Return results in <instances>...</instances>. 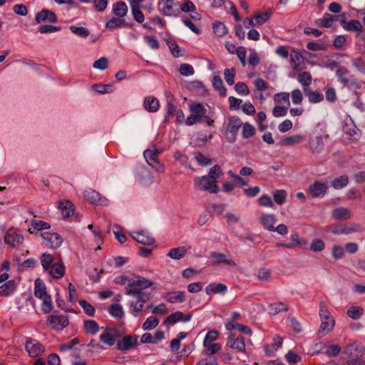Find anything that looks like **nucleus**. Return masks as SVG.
Segmentation results:
<instances>
[{
	"label": "nucleus",
	"mask_w": 365,
	"mask_h": 365,
	"mask_svg": "<svg viewBox=\"0 0 365 365\" xmlns=\"http://www.w3.org/2000/svg\"><path fill=\"white\" fill-rule=\"evenodd\" d=\"M114 282L120 285H127L125 294L135 299L128 302L130 313L134 317H138L143 309L144 304L150 299V294H147L143 290L152 287L153 282L139 275L132 277L120 275L115 278Z\"/></svg>",
	"instance_id": "1"
},
{
	"label": "nucleus",
	"mask_w": 365,
	"mask_h": 365,
	"mask_svg": "<svg viewBox=\"0 0 365 365\" xmlns=\"http://www.w3.org/2000/svg\"><path fill=\"white\" fill-rule=\"evenodd\" d=\"M319 317L321 324L317 334L319 336H323L330 332L335 326V320L331 315L329 308L324 301L319 302Z\"/></svg>",
	"instance_id": "2"
},
{
	"label": "nucleus",
	"mask_w": 365,
	"mask_h": 365,
	"mask_svg": "<svg viewBox=\"0 0 365 365\" xmlns=\"http://www.w3.org/2000/svg\"><path fill=\"white\" fill-rule=\"evenodd\" d=\"M329 136L323 130H317L313 131L309 138V148L314 154L322 153L324 148V143L329 139Z\"/></svg>",
	"instance_id": "3"
},
{
	"label": "nucleus",
	"mask_w": 365,
	"mask_h": 365,
	"mask_svg": "<svg viewBox=\"0 0 365 365\" xmlns=\"http://www.w3.org/2000/svg\"><path fill=\"white\" fill-rule=\"evenodd\" d=\"M194 187L197 190L207 191L213 194L217 193L220 190L217 181H214L206 175L196 177L194 180Z\"/></svg>",
	"instance_id": "4"
},
{
	"label": "nucleus",
	"mask_w": 365,
	"mask_h": 365,
	"mask_svg": "<svg viewBox=\"0 0 365 365\" xmlns=\"http://www.w3.org/2000/svg\"><path fill=\"white\" fill-rule=\"evenodd\" d=\"M291 65L295 71H301L304 68V60L306 58H316L317 56L314 53L304 51L300 53L295 50H292L289 54Z\"/></svg>",
	"instance_id": "5"
},
{
	"label": "nucleus",
	"mask_w": 365,
	"mask_h": 365,
	"mask_svg": "<svg viewBox=\"0 0 365 365\" xmlns=\"http://www.w3.org/2000/svg\"><path fill=\"white\" fill-rule=\"evenodd\" d=\"M242 123L240 118L231 116L228 118V125L226 130V139L230 143H233L237 138L238 130Z\"/></svg>",
	"instance_id": "6"
},
{
	"label": "nucleus",
	"mask_w": 365,
	"mask_h": 365,
	"mask_svg": "<svg viewBox=\"0 0 365 365\" xmlns=\"http://www.w3.org/2000/svg\"><path fill=\"white\" fill-rule=\"evenodd\" d=\"M25 349L29 356L33 358L38 357L45 351L44 346L39 341L31 337L26 339Z\"/></svg>",
	"instance_id": "7"
},
{
	"label": "nucleus",
	"mask_w": 365,
	"mask_h": 365,
	"mask_svg": "<svg viewBox=\"0 0 365 365\" xmlns=\"http://www.w3.org/2000/svg\"><path fill=\"white\" fill-rule=\"evenodd\" d=\"M83 198L86 201L93 205L103 206H108L109 205L108 199L102 197L98 192L92 189H88L84 191Z\"/></svg>",
	"instance_id": "8"
},
{
	"label": "nucleus",
	"mask_w": 365,
	"mask_h": 365,
	"mask_svg": "<svg viewBox=\"0 0 365 365\" xmlns=\"http://www.w3.org/2000/svg\"><path fill=\"white\" fill-rule=\"evenodd\" d=\"M121 336L120 331L112 327H106L100 336V341L109 346H112L115 343V339Z\"/></svg>",
	"instance_id": "9"
},
{
	"label": "nucleus",
	"mask_w": 365,
	"mask_h": 365,
	"mask_svg": "<svg viewBox=\"0 0 365 365\" xmlns=\"http://www.w3.org/2000/svg\"><path fill=\"white\" fill-rule=\"evenodd\" d=\"M336 76L344 86H358L357 80L350 75L349 70L345 67L339 68L336 71Z\"/></svg>",
	"instance_id": "10"
},
{
	"label": "nucleus",
	"mask_w": 365,
	"mask_h": 365,
	"mask_svg": "<svg viewBox=\"0 0 365 365\" xmlns=\"http://www.w3.org/2000/svg\"><path fill=\"white\" fill-rule=\"evenodd\" d=\"M43 243L48 247L56 249L59 247L62 242V237L56 232H45L41 234Z\"/></svg>",
	"instance_id": "11"
},
{
	"label": "nucleus",
	"mask_w": 365,
	"mask_h": 365,
	"mask_svg": "<svg viewBox=\"0 0 365 365\" xmlns=\"http://www.w3.org/2000/svg\"><path fill=\"white\" fill-rule=\"evenodd\" d=\"M160 4V9L163 15L175 17H177L180 15L178 4V2H175V0L161 1Z\"/></svg>",
	"instance_id": "12"
},
{
	"label": "nucleus",
	"mask_w": 365,
	"mask_h": 365,
	"mask_svg": "<svg viewBox=\"0 0 365 365\" xmlns=\"http://www.w3.org/2000/svg\"><path fill=\"white\" fill-rule=\"evenodd\" d=\"M47 323L56 331H61L68 325V319L66 315L52 314L47 319Z\"/></svg>",
	"instance_id": "13"
},
{
	"label": "nucleus",
	"mask_w": 365,
	"mask_h": 365,
	"mask_svg": "<svg viewBox=\"0 0 365 365\" xmlns=\"http://www.w3.org/2000/svg\"><path fill=\"white\" fill-rule=\"evenodd\" d=\"M130 235L135 241L142 245H151L155 242L153 237L146 230L132 231Z\"/></svg>",
	"instance_id": "14"
},
{
	"label": "nucleus",
	"mask_w": 365,
	"mask_h": 365,
	"mask_svg": "<svg viewBox=\"0 0 365 365\" xmlns=\"http://www.w3.org/2000/svg\"><path fill=\"white\" fill-rule=\"evenodd\" d=\"M143 155L147 163L157 172H164V165L158 160V156L150 149H146L143 152Z\"/></svg>",
	"instance_id": "15"
},
{
	"label": "nucleus",
	"mask_w": 365,
	"mask_h": 365,
	"mask_svg": "<svg viewBox=\"0 0 365 365\" xmlns=\"http://www.w3.org/2000/svg\"><path fill=\"white\" fill-rule=\"evenodd\" d=\"M24 242V237L19 234L14 229H9L5 234V244L12 247H17Z\"/></svg>",
	"instance_id": "16"
},
{
	"label": "nucleus",
	"mask_w": 365,
	"mask_h": 365,
	"mask_svg": "<svg viewBox=\"0 0 365 365\" xmlns=\"http://www.w3.org/2000/svg\"><path fill=\"white\" fill-rule=\"evenodd\" d=\"M361 226L358 224H352L350 225H341L339 227H331L330 231L334 235H349L351 233L360 232Z\"/></svg>",
	"instance_id": "17"
},
{
	"label": "nucleus",
	"mask_w": 365,
	"mask_h": 365,
	"mask_svg": "<svg viewBox=\"0 0 365 365\" xmlns=\"http://www.w3.org/2000/svg\"><path fill=\"white\" fill-rule=\"evenodd\" d=\"M341 25L343 29L347 31H356V36H359L363 32V26L361 22L358 20H350L346 21L344 18L340 19Z\"/></svg>",
	"instance_id": "18"
},
{
	"label": "nucleus",
	"mask_w": 365,
	"mask_h": 365,
	"mask_svg": "<svg viewBox=\"0 0 365 365\" xmlns=\"http://www.w3.org/2000/svg\"><path fill=\"white\" fill-rule=\"evenodd\" d=\"M138 182L143 186H150L153 182V177L151 172L145 167H139L137 171Z\"/></svg>",
	"instance_id": "19"
},
{
	"label": "nucleus",
	"mask_w": 365,
	"mask_h": 365,
	"mask_svg": "<svg viewBox=\"0 0 365 365\" xmlns=\"http://www.w3.org/2000/svg\"><path fill=\"white\" fill-rule=\"evenodd\" d=\"M35 21L37 24H41L42 22L54 24L57 22V16L52 11L48 9H42L36 14Z\"/></svg>",
	"instance_id": "20"
},
{
	"label": "nucleus",
	"mask_w": 365,
	"mask_h": 365,
	"mask_svg": "<svg viewBox=\"0 0 365 365\" xmlns=\"http://www.w3.org/2000/svg\"><path fill=\"white\" fill-rule=\"evenodd\" d=\"M138 337L136 336L126 335L117 344V349L120 351H127L137 345Z\"/></svg>",
	"instance_id": "21"
},
{
	"label": "nucleus",
	"mask_w": 365,
	"mask_h": 365,
	"mask_svg": "<svg viewBox=\"0 0 365 365\" xmlns=\"http://www.w3.org/2000/svg\"><path fill=\"white\" fill-rule=\"evenodd\" d=\"M227 343L230 348L236 349L239 352H245V339L242 336L235 338L234 334L230 333L228 335Z\"/></svg>",
	"instance_id": "22"
},
{
	"label": "nucleus",
	"mask_w": 365,
	"mask_h": 365,
	"mask_svg": "<svg viewBox=\"0 0 365 365\" xmlns=\"http://www.w3.org/2000/svg\"><path fill=\"white\" fill-rule=\"evenodd\" d=\"M127 23L124 19L118 16L108 17L106 19L105 27L106 29L113 31L114 29L124 28L127 26Z\"/></svg>",
	"instance_id": "23"
},
{
	"label": "nucleus",
	"mask_w": 365,
	"mask_h": 365,
	"mask_svg": "<svg viewBox=\"0 0 365 365\" xmlns=\"http://www.w3.org/2000/svg\"><path fill=\"white\" fill-rule=\"evenodd\" d=\"M328 189L327 184L321 182H315L309 186V190L313 197H322Z\"/></svg>",
	"instance_id": "24"
},
{
	"label": "nucleus",
	"mask_w": 365,
	"mask_h": 365,
	"mask_svg": "<svg viewBox=\"0 0 365 365\" xmlns=\"http://www.w3.org/2000/svg\"><path fill=\"white\" fill-rule=\"evenodd\" d=\"M339 15H331L329 13H325L322 18L315 21V24L320 27L330 28L334 22L339 19Z\"/></svg>",
	"instance_id": "25"
},
{
	"label": "nucleus",
	"mask_w": 365,
	"mask_h": 365,
	"mask_svg": "<svg viewBox=\"0 0 365 365\" xmlns=\"http://www.w3.org/2000/svg\"><path fill=\"white\" fill-rule=\"evenodd\" d=\"M259 222L264 230L272 232L277 222L276 216L274 214H263L259 218Z\"/></svg>",
	"instance_id": "26"
},
{
	"label": "nucleus",
	"mask_w": 365,
	"mask_h": 365,
	"mask_svg": "<svg viewBox=\"0 0 365 365\" xmlns=\"http://www.w3.org/2000/svg\"><path fill=\"white\" fill-rule=\"evenodd\" d=\"M291 243H278V247H282L285 248H292L294 246H298L300 248H305L307 245V242L304 239H300L297 233L292 234L291 235Z\"/></svg>",
	"instance_id": "27"
},
{
	"label": "nucleus",
	"mask_w": 365,
	"mask_h": 365,
	"mask_svg": "<svg viewBox=\"0 0 365 365\" xmlns=\"http://www.w3.org/2000/svg\"><path fill=\"white\" fill-rule=\"evenodd\" d=\"M164 298L171 304L182 303L185 301V293L183 291L169 292Z\"/></svg>",
	"instance_id": "28"
},
{
	"label": "nucleus",
	"mask_w": 365,
	"mask_h": 365,
	"mask_svg": "<svg viewBox=\"0 0 365 365\" xmlns=\"http://www.w3.org/2000/svg\"><path fill=\"white\" fill-rule=\"evenodd\" d=\"M331 216L336 220H347L351 217V214L348 208L339 207L332 210Z\"/></svg>",
	"instance_id": "29"
},
{
	"label": "nucleus",
	"mask_w": 365,
	"mask_h": 365,
	"mask_svg": "<svg viewBox=\"0 0 365 365\" xmlns=\"http://www.w3.org/2000/svg\"><path fill=\"white\" fill-rule=\"evenodd\" d=\"M210 257L213 258L215 259L212 262L213 264L225 263V264L230 265V266H233V267L236 266V263L235 262V261L231 259H227L226 255L224 253H220V252H211Z\"/></svg>",
	"instance_id": "30"
},
{
	"label": "nucleus",
	"mask_w": 365,
	"mask_h": 365,
	"mask_svg": "<svg viewBox=\"0 0 365 365\" xmlns=\"http://www.w3.org/2000/svg\"><path fill=\"white\" fill-rule=\"evenodd\" d=\"M34 295L36 297L43 299L46 298V297L49 296L46 293V287L41 279H36L34 282Z\"/></svg>",
	"instance_id": "31"
},
{
	"label": "nucleus",
	"mask_w": 365,
	"mask_h": 365,
	"mask_svg": "<svg viewBox=\"0 0 365 365\" xmlns=\"http://www.w3.org/2000/svg\"><path fill=\"white\" fill-rule=\"evenodd\" d=\"M128 6L123 1H117L113 4L112 13L118 17L123 19L128 14Z\"/></svg>",
	"instance_id": "32"
},
{
	"label": "nucleus",
	"mask_w": 365,
	"mask_h": 365,
	"mask_svg": "<svg viewBox=\"0 0 365 365\" xmlns=\"http://www.w3.org/2000/svg\"><path fill=\"white\" fill-rule=\"evenodd\" d=\"M58 208L63 217H69L74 214L72 202L69 200H63L59 202Z\"/></svg>",
	"instance_id": "33"
},
{
	"label": "nucleus",
	"mask_w": 365,
	"mask_h": 365,
	"mask_svg": "<svg viewBox=\"0 0 365 365\" xmlns=\"http://www.w3.org/2000/svg\"><path fill=\"white\" fill-rule=\"evenodd\" d=\"M16 286L14 280H9L0 285V297H8L16 290Z\"/></svg>",
	"instance_id": "34"
},
{
	"label": "nucleus",
	"mask_w": 365,
	"mask_h": 365,
	"mask_svg": "<svg viewBox=\"0 0 365 365\" xmlns=\"http://www.w3.org/2000/svg\"><path fill=\"white\" fill-rule=\"evenodd\" d=\"M144 108L146 110L153 113L159 109V101L153 96H147L143 102Z\"/></svg>",
	"instance_id": "35"
},
{
	"label": "nucleus",
	"mask_w": 365,
	"mask_h": 365,
	"mask_svg": "<svg viewBox=\"0 0 365 365\" xmlns=\"http://www.w3.org/2000/svg\"><path fill=\"white\" fill-rule=\"evenodd\" d=\"M187 253V249L184 246L172 248L167 253V256L173 259H180L183 258Z\"/></svg>",
	"instance_id": "36"
},
{
	"label": "nucleus",
	"mask_w": 365,
	"mask_h": 365,
	"mask_svg": "<svg viewBox=\"0 0 365 365\" xmlns=\"http://www.w3.org/2000/svg\"><path fill=\"white\" fill-rule=\"evenodd\" d=\"M227 286L225 284L211 283L206 287L205 292L208 295L212 293L224 294L227 291Z\"/></svg>",
	"instance_id": "37"
},
{
	"label": "nucleus",
	"mask_w": 365,
	"mask_h": 365,
	"mask_svg": "<svg viewBox=\"0 0 365 365\" xmlns=\"http://www.w3.org/2000/svg\"><path fill=\"white\" fill-rule=\"evenodd\" d=\"M305 139L304 135L302 134H294L283 138L281 141L282 145L285 146H291L300 143Z\"/></svg>",
	"instance_id": "38"
},
{
	"label": "nucleus",
	"mask_w": 365,
	"mask_h": 365,
	"mask_svg": "<svg viewBox=\"0 0 365 365\" xmlns=\"http://www.w3.org/2000/svg\"><path fill=\"white\" fill-rule=\"evenodd\" d=\"M50 269V274L56 279H60L65 274V267L61 262L53 263Z\"/></svg>",
	"instance_id": "39"
},
{
	"label": "nucleus",
	"mask_w": 365,
	"mask_h": 365,
	"mask_svg": "<svg viewBox=\"0 0 365 365\" xmlns=\"http://www.w3.org/2000/svg\"><path fill=\"white\" fill-rule=\"evenodd\" d=\"M190 111L197 117L200 118V120H202L203 117L206 114L207 110L202 103H194L190 105Z\"/></svg>",
	"instance_id": "40"
},
{
	"label": "nucleus",
	"mask_w": 365,
	"mask_h": 365,
	"mask_svg": "<svg viewBox=\"0 0 365 365\" xmlns=\"http://www.w3.org/2000/svg\"><path fill=\"white\" fill-rule=\"evenodd\" d=\"M173 158L177 162H178L181 165L184 166L185 168L192 170L189 160V158L185 154L181 153L179 150H176L173 153Z\"/></svg>",
	"instance_id": "41"
},
{
	"label": "nucleus",
	"mask_w": 365,
	"mask_h": 365,
	"mask_svg": "<svg viewBox=\"0 0 365 365\" xmlns=\"http://www.w3.org/2000/svg\"><path fill=\"white\" fill-rule=\"evenodd\" d=\"M91 89L101 95L110 93L114 91V87L111 84L96 83L91 86Z\"/></svg>",
	"instance_id": "42"
},
{
	"label": "nucleus",
	"mask_w": 365,
	"mask_h": 365,
	"mask_svg": "<svg viewBox=\"0 0 365 365\" xmlns=\"http://www.w3.org/2000/svg\"><path fill=\"white\" fill-rule=\"evenodd\" d=\"M212 84L215 91H217L220 96H225L227 93V89L224 86L222 80L218 76H215L213 77L212 81Z\"/></svg>",
	"instance_id": "43"
},
{
	"label": "nucleus",
	"mask_w": 365,
	"mask_h": 365,
	"mask_svg": "<svg viewBox=\"0 0 365 365\" xmlns=\"http://www.w3.org/2000/svg\"><path fill=\"white\" fill-rule=\"evenodd\" d=\"M212 30L215 35L217 37H223L228 32L227 26L221 21L214 23L212 24Z\"/></svg>",
	"instance_id": "44"
},
{
	"label": "nucleus",
	"mask_w": 365,
	"mask_h": 365,
	"mask_svg": "<svg viewBox=\"0 0 365 365\" xmlns=\"http://www.w3.org/2000/svg\"><path fill=\"white\" fill-rule=\"evenodd\" d=\"M83 326L86 332L91 335L96 334L99 330V326L94 320H85Z\"/></svg>",
	"instance_id": "45"
},
{
	"label": "nucleus",
	"mask_w": 365,
	"mask_h": 365,
	"mask_svg": "<svg viewBox=\"0 0 365 365\" xmlns=\"http://www.w3.org/2000/svg\"><path fill=\"white\" fill-rule=\"evenodd\" d=\"M287 309L288 307L282 302L273 303L268 307L269 314L272 315H276L281 312H286Z\"/></svg>",
	"instance_id": "46"
},
{
	"label": "nucleus",
	"mask_w": 365,
	"mask_h": 365,
	"mask_svg": "<svg viewBox=\"0 0 365 365\" xmlns=\"http://www.w3.org/2000/svg\"><path fill=\"white\" fill-rule=\"evenodd\" d=\"M109 313L116 319H121L124 317L125 312L123 307L119 304H112L108 309Z\"/></svg>",
	"instance_id": "47"
},
{
	"label": "nucleus",
	"mask_w": 365,
	"mask_h": 365,
	"mask_svg": "<svg viewBox=\"0 0 365 365\" xmlns=\"http://www.w3.org/2000/svg\"><path fill=\"white\" fill-rule=\"evenodd\" d=\"M349 182V178L347 175H341L335 178L331 182V186L336 190L342 189L346 187Z\"/></svg>",
	"instance_id": "48"
},
{
	"label": "nucleus",
	"mask_w": 365,
	"mask_h": 365,
	"mask_svg": "<svg viewBox=\"0 0 365 365\" xmlns=\"http://www.w3.org/2000/svg\"><path fill=\"white\" fill-rule=\"evenodd\" d=\"M180 13H187L190 11H195L196 10L195 5L190 0H183L182 3L178 2Z\"/></svg>",
	"instance_id": "49"
},
{
	"label": "nucleus",
	"mask_w": 365,
	"mask_h": 365,
	"mask_svg": "<svg viewBox=\"0 0 365 365\" xmlns=\"http://www.w3.org/2000/svg\"><path fill=\"white\" fill-rule=\"evenodd\" d=\"M274 100L275 103L284 104L286 107L290 106L289 93L286 92L279 93L275 94Z\"/></svg>",
	"instance_id": "50"
},
{
	"label": "nucleus",
	"mask_w": 365,
	"mask_h": 365,
	"mask_svg": "<svg viewBox=\"0 0 365 365\" xmlns=\"http://www.w3.org/2000/svg\"><path fill=\"white\" fill-rule=\"evenodd\" d=\"M272 15V11L270 9L267 10L265 12L262 14H257L254 16V19L255 20L256 25L261 26L264 24Z\"/></svg>",
	"instance_id": "51"
},
{
	"label": "nucleus",
	"mask_w": 365,
	"mask_h": 365,
	"mask_svg": "<svg viewBox=\"0 0 365 365\" xmlns=\"http://www.w3.org/2000/svg\"><path fill=\"white\" fill-rule=\"evenodd\" d=\"M159 324V320L154 316H150L146 319L143 324V330H152Z\"/></svg>",
	"instance_id": "52"
},
{
	"label": "nucleus",
	"mask_w": 365,
	"mask_h": 365,
	"mask_svg": "<svg viewBox=\"0 0 365 365\" xmlns=\"http://www.w3.org/2000/svg\"><path fill=\"white\" fill-rule=\"evenodd\" d=\"M193 158L197 164L201 166H206L211 164V160L207 156L202 155L200 152L194 153Z\"/></svg>",
	"instance_id": "53"
},
{
	"label": "nucleus",
	"mask_w": 365,
	"mask_h": 365,
	"mask_svg": "<svg viewBox=\"0 0 365 365\" xmlns=\"http://www.w3.org/2000/svg\"><path fill=\"white\" fill-rule=\"evenodd\" d=\"M31 225L36 231L46 230L51 227V225L48 222L38 220H31Z\"/></svg>",
	"instance_id": "54"
},
{
	"label": "nucleus",
	"mask_w": 365,
	"mask_h": 365,
	"mask_svg": "<svg viewBox=\"0 0 365 365\" xmlns=\"http://www.w3.org/2000/svg\"><path fill=\"white\" fill-rule=\"evenodd\" d=\"M78 304L83 309L84 313L86 314L88 316L92 317L95 314L96 309L94 307L87 301L79 300Z\"/></svg>",
	"instance_id": "55"
},
{
	"label": "nucleus",
	"mask_w": 365,
	"mask_h": 365,
	"mask_svg": "<svg viewBox=\"0 0 365 365\" xmlns=\"http://www.w3.org/2000/svg\"><path fill=\"white\" fill-rule=\"evenodd\" d=\"M69 29L73 34L81 38H87L90 34L89 31L85 27L71 26Z\"/></svg>",
	"instance_id": "56"
},
{
	"label": "nucleus",
	"mask_w": 365,
	"mask_h": 365,
	"mask_svg": "<svg viewBox=\"0 0 365 365\" xmlns=\"http://www.w3.org/2000/svg\"><path fill=\"white\" fill-rule=\"evenodd\" d=\"M363 311L360 307L352 306L347 310V315L353 319H358L363 314Z\"/></svg>",
	"instance_id": "57"
},
{
	"label": "nucleus",
	"mask_w": 365,
	"mask_h": 365,
	"mask_svg": "<svg viewBox=\"0 0 365 365\" xmlns=\"http://www.w3.org/2000/svg\"><path fill=\"white\" fill-rule=\"evenodd\" d=\"M325 248V243L321 239L316 238L310 244V250L314 252H322Z\"/></svg>",
	"instance_id": "58"
},
{
	"label": "nucleus",
	"mask_w": 365,
	"mask_h": 365,
	"mask_svg": "<svg viewBox=\"0 0 365 365\" xmlns=\"http://www.w3.org/2000/svg\"><path fill=\"white\" fill-rule=\"evenodd\" d=\"M140 8L141 6H130L133 17L138 23H143L145 20L144 14L140 11Z\"/></svg>",
	"instance_id": "59"
},
{
	"label": "nucleus",
	"mask_w": 365,
	"mask_h": 365,
	"mask_svg": "<svg viewBox=\"0 0 365 365\" xmlns=\"http://www.w3.org/2000/svg\"><path fill=\"white\" fill-rule=\"evenodd\" d=\"M287 197V192L284 190H277L273 193V199L274 202L281 205L284 203Z\"/></svg>",
	"instance_id": "60"
},
{
	"label": "nucleus",
	"mask_w": 365,
	"mask_h": 365,
	"mask_svg": "<svg viewBox=\"0 0 365 365\" xmlns=\"http://www.w3.org/2000/svg\"><path fill=\"white\" fill-rule=\"evenodd\" d=\"M42 300L43 302L41 304L42 312L44 314H48L51 312L53 308L51 297H46V298L43 299Z\"/></svg>",
	"instance_id": "61"
},
{
	"label": "nucleus",
	"mask_w": 365,
	"mask_h": 365,
	"mask_svg": "<svg viewBox=\"0 0 365 365\" xmlns=\"http://www.w3.org/2000/svg\"><path fill=\"white\" fill-rule=\"evenodd\" d=\"M53 262V257L51 255L43 253L41 257V263L44 269L48 270Z\"/></svg>",
	"instance_id": "62"
},
{
	"label": "nucleus",
	"mask_w": 365,
	"mask_h": 365,
	"mask_svg": "<svg viewBox=\"0 0 365 365\" xmlns=\"http://www.w3.org/2000/svg\"><path fill=\"white\" fill-rule=\"evenodd\" d=\"M219 336L218 331L216 330L209 331L204 339L203 346H207V344H211L217 339Z\"/></svg>",
	"instance_id": "63"
},
{
	"label": "nucleus",
	"mask_w": 365,
	"mask_h": 365,
	"mask_svg": "<svg viewBox=\"0 0 365 365\" xmlns=\"http://www.w3.org/2000/svg\"><path fill=\"white\" fill-rule=\"evenodd\" d=\"M222 175V171L220 166L215 165L210 169L208 174L206 175V176L210 178V179L214 180V181H216V179L220 178Z\"/></svg>",
	"instance_id": "64"
}]
</instances>
